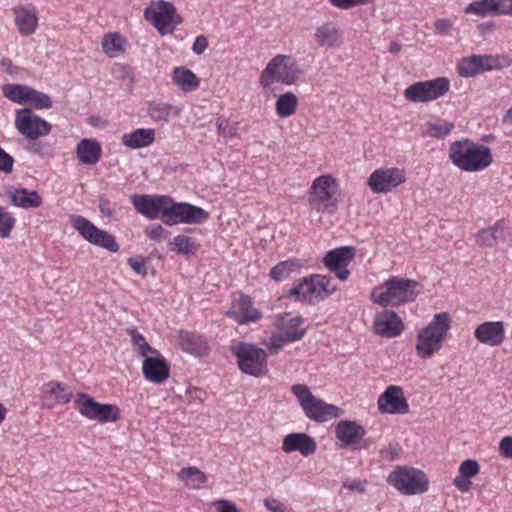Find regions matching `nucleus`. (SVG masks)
I'll return each instance as SVG.
<instances>
[{
    "label": "nucleus",
    "instance_id": "f257e3e1",
    "mask_svg": "<svg viewBox=\"0 0 512 512\" xmlns=\"http://www.w3.org/2000/svg\"><path fill=\"white\" fill-rule=\"evenodd\" d=\"M135 210L148 219L161 218L168 225L196 224L205 221L209 214L204 209L188 203H174L169 196L133 195Z\"/></svg>",
    "mask_w": 512,
    "mask_h": 512
},
{
    "label": "nucleus",
    "instance_id": "f03ea898",
    "mask_svg": "<svg viewBox=\"0 0 512 512\" xmlns=\"http://www.w3.org/2000/svg\"><path fill=\"white\" fill-rule=\"evenodd\" d=\"M448 156L452 164L464 172H480L493 163L491 149L468 138L453 141Z\"/></svg>",
    "mask_w": 512,
    "mask_h": 512
},
{
    "label": "nucleus",
    "instance_id": "7ed1b4c3",
    "mask_svg": "<svg viewBox=\"0 0 512 512\" xmlns=\"http://www.w3.org/2000/svg\"><path fill=\"white\" fill-rule=\"evenodd\" d=\"M451 327V316L448 312L435 314L431 322L421 328L416 336V353L421 359H430L438 353Z\"/></svg>",
    "mask_w": 512,
    "mask_h": 512
},
{
    "label": "nucleus",
    "instance_id": "20e7f679",
    "mask_svg": "<svg viewBox=\"0 0 512 512\" xmlns=\"http://www.w3.org/2000/svg\"><path fill=\"white\" fill-rule=\"evenodd\" d=\"M418 282L401 277H391L371 292V300L383 307L400 306L412 302L418 295Z\"/></svg>",
    "mask_w": 512,
    "mask_h": 512
},
{
    "label": "nucleus",
    "instance_id": "39448f33",
    "mask_svg": "<svg viewBox=\"0 0 512 512\" xmlns=\"http://www.w3.org/2000/svg\"><path fill=\"white\" fill-rule=\"evenodd\" d=\"M302 71L297 61L291 56L277 55L269 61L260 75V85L270 87L274 82L293 85L301 76Z\"/></svg>",
    "mask_w": 512,
    "mask_h": 512
},
{
    "label": "nucleus",
    "instance_id": "423d86ee",
    "mask_svg": "<svg viewBox=\"0 0 512 512\" xmlns=\"http://www.w3.org/2000/svg\"><path fill=\"white\" fill-rule=\"evenodd\" d=\"M238 368L246 375L261 377L267 372V352L248 342L237 341L230 346Z\"/></svg>",
    "mask_w": 512,
    "mask_h": 512
},
{
    "label": "nucleus",
    "instance_id": "0eeeda50",
    "mask_svg": "<svg viewBox=\"0 0 512 512\" xmlns=\"http://www.w3.org/2000/svg\"><path fill=\"white\" fill-rule=\"evenodd\" d=\"M387 482L406 496L423 494L429 490L426 473L411 466H396L388 475Z\"/></svg>",
    "mask_w": 512,
    "mask_h": 512
},
{
    "label": "nucleus",
    "instance_id": "6e6552de",
    "mask_svg": "<svg viewBox=\"0 0 512 512\" xmlns=\"http://www.w3.org/2000/svg\"><path fill=\"white\" fill-rule=\"evenodd\" d=\"M337 184L330 174L317 177L310 187L309 204L322 213L334 214L338 208Z\"/></svg>",
    "mask_w": 512,
    "mask_h": 512
},
{
    "label": "nucleus",
    "instance_id": "1a4fd4ad",
    "mask_svg": "<svg viewBox=\"0 0 512 512\" xmlns=\"http://www.w3.org/2000/svg\"><path fill=\"white\" fill-rule=\"evenodd\" d=\"M449 90L450 80L447 77H437L409 85L403 96L412 103H428L442 98Z\"/></svg>",
    "mask_w": 512,
    "mask_h": 512
},
{
    "label": "nucleus",
    "instance_id": "9d476101",
    "mask_svg": "<svg viewBox=\"0 0 512 512\" xmlns=\"http://www.w3.org/2000/svg\"><path fill=\"white\" fill-rule=\"evenodd\" d=\"M74 407L81 416L100 423L114 422L119 418L118 406L99 403L84 392L76 394Z\"/></svg>",
    "mask_w": 512,
    "mask_h": 512
},
{
    "label": "nucleus",
    "instance_id": "9b49d317",
    "mask_svg": "<svg viewBox=\"0 0 512 512\" xmlns=\"http://www.w3.org/2000/svg\"><path fill=\"white\" fill-rule=\"evenodd\" d=\"M73 228L90 244L106 249L110 252L119 251L115 237L105 230L98 228L83 216L71 218Z\"/></svg>",
    "mask_w": 512,
    "mask_h": 512
},
{
    "label": "nucleus",
    "instance_id": "f8f14e48",
    "mask_svg": "<svg viewBox=\"0 0 512 512\" xmlns=\"http://www.w3.org/2000/svg\"><path fill=\"white\" fill-rule=\"evenodd\" d=\"M144 15L146 20L152 23L161 35L172 32L182 22L174 5L164 0L146 8Z\"/></svg>",
    "mask_w": 512,
    "mask_h": 512
},
{
    "label": "nucleus",
    "instance_id": "ddd939ff",
    "mask_svg": "<svg viewBox=\"0 0 512 512\" xmlns=\"http://www.w3.org/2000/svg\"><path fill=\"white\" fill-rule=\"evenodd\" d=\"M15 127L18 132L29 140H36L51 132L49 122L36 115L31 109L23 108L16 112Z\"/></svg>",
    "mask_w": 512,
    "mask_h": 512
},
{
    "label": "nucleus",
    "instance_id": "4468645a",
    "mask_svg": "<svg viewBox=\"0 0 512 512\" xmlns=\"http://www.w3.org/2000/svg\"><path fill=\"white\" fill-rule=\"evenodd\" d=\"M406 182L404 169L398 167L376 169L368 178L367 185L373 193L386 194Z\"/></svg>",
    "mask_w": 512,
    "mask_h": 512
},
{
    "label": "nucleus",
    "instance_id": "2eb2a0df",
    "mask_svg": "<svg viewBox=\"0 0 512 512\" xmlns=\"http://www.w3.org/2000/svg\"><path fill=\"white\" fill-rule=\"evenodd\" d=\"M337 289L331 278L323 275H313L309 278H303L299 285L290 290L289 296L306 299L309 295L317 294L326 297Z\"/></svg>",
    "mask_w": 512,
    "mask_h": 512
},
{
    "label": "nucleus",
    "instance_id": "dca6fc26",
    "mask_svg": "<svg viewBox=\"0 0 512 512\" xmlns=\"http://www.w3.org/2000/svg\"><path fill=\"white\" fill-rule=\"evenodd\" d=\"M377 407L382 414H407L409 412V404L403 387L398 385L388 386L378 397Z\"/></svg>",
    "mask_w": 512,
    "mask_h": 512
},
{
    "label": "nucleus",
    "instance_id": "f3484780",
    "mask_svg": "<svg viewBox=\"0 0 512 512\" xmlns=\"http://www.w3.org/2000/svg\"><path fill=\"white\" fill-rule=\"evenodd\" d=\"M354 256L355 249L353 247L343 246L328 251L323 262L326 268L333 271L340 281H345L349 276L347 266Z\"/></svg>",
    "mask_w": 512,
    "mask_h": 512
},
{
    "label": "nucleus",
    "instance_id": "a211bd4d",
    "mask_svg": "<svg viewBox=\"0 0 512 512\" xmlns=\"http://www.w3.org/2000/svg\"><path fill=\"white\" fill-rule=\"evenodd\" d=\"M226 315L239 325H244L249 322H258L262 318V313L253 306L252 299L242 293L239 294L238 298L234 299Z\"/></svg>",
    "mask_w": 512,
    "mask_h": 512
},
{
    "label": "nucleus",
    "instance_id": "6ab92c4d",
    "mask_svg": "<svg viewBox=\"0 0 512 512\" xmlns=\"http://www.w3.org/2000/svg\"><path fill=\"white\" fill-rule=\"evenodd\" d=\"M501 65L493 56L473 55L463 58L457 66L458 73L462 77H473L483 71L500 69Z\"/></svg>",
    "mask_w": 512,
    "mask_h": 512
},
{
    "label": "nucleus",
    "instance_id": "aec40b11",
    "mask_svg": "<svg viewBox=\"0 0 512 512\" xmlns=\"http://www.w3.org/2000/svg\"><path fill=\"white\" fill-rule=\"evenodd\" d=\"M72 392L57 381H50L41 387V407L52 409L57 405H65L71 401Z\"/></svg>",
    "mask_w": 512,
    "mask_h": 512
},
{
    "label": "nucleus",
    "instance_id": "412c9836",
    "mask_svg": "<svg viewBox=\"0 0 512 512\" xmlns=\"http://www.w3.org/2000/svg\"><path fill=\"white\" fill-rule=\"evenodd\" d=\"M404 324L400 317L391 310H383L374 318L373 331L387 338H393L402 333Z\"/></svg>",
    "mask_w": 512,
    "mask_h": 512
},
{
    "label": "nucleus",
    "instance_id": "4be33fe9",
    "mask_svg": "<svg viewBox=\"0 0 512 512\" xmlns=\"http://www.w3.org/2000/svg\"><path fill=\"white\" fill-rule=\"evenodd\" d=\"M474 337L482 344L499 346L505 339V324L503 321H486L474 330Z\"/></svg>",
    "mask_w": 512,
    "mask_h": 512
},
{
    "label": "nucleus",
    "instance_id": "5701e85b",
    "mask_svg": "<svg viewBox=\"0 0 512 512\" xmlns=\"http://www.w3.org/2000/svg\"><path fill=\"white\" fill-rule=\"evenodd\" d=\"M169 371V365L159 351L145 357L143 361L142 373L152 383H162L167 380Z\"/></svg>",
    "mask_w": 512,
    "mask_h": 512
},
{
    "label": "nucleus",
    "instance_id": "b1692460",
    "mask_svg": "<svg viewBox=\"0 0 512 512\" xmlns=\"http://www.w3.org/2000/svg\"><path fill=\"white\" fill-rule=\"evenodd\" d=\"M317 443L314 438L306 433H290L283 439L282 450L285 453L300 452L307 457L315 453Z\"/></svg>",
    "mask_w": 512,
    "mask_h": 512
},
{
    "label": "nucleus",
    "instance_id": "393cba45",
    "mask_svg": "<svg viewBox=\"0 0 512 512\" xmlns=\"http://www.w3.org/2000/svg\"><path fill=\"white\" fill-rule=\"evenodd\" d=\"M15 24L23 36L32 35L38 27V15L35 6L19 5L13 8Z\"/></svg>",
    "mask_w": 512,
    "mask_h": 512
},
{
    "label": "nucleus",
    "instance_id": "a878e982",
    "mask_svg": "<svg viewBox=\"0 0 512 512\" xmlns=\"http://www.w3.org/2000/svg\"><path fill=\"white\" fill-rule=\"evenodd\" d=\"M507 222L498 220L494 225L483 228L476 235V243L481 247H494L507 236Z\"/></svg>",
    "mask_w": 512,
    "mask_h": 512
},
{
    "label": "nucleus",
    "instance_id": "bb28decb",
    "mask_svg": "<svg viewBox=\"0 0 512 512\" xmlns=\"http://www.w3.org/2000/svg\"><path fill=\"white\" fill-rule=\"evenodd\" d=\"M303 410L309 419L317 422H326L332 418L339 417L342 413L339 407L327 404L316 397Z\"/></svg>",
    "mask_w": 512,
    "mask_h": 512
},
{
    "label": "nucleus",
    "instance_id": "cd10ccee",
    "mask_svg": "<svg viewBox=\"0 0 512 512\" xmlns=\"http://www.w3.org/2000/svg\"><path fill=\"white\" fill-rule=\"evenodd\" d=\"M335 435L343 446H348L361 441L365 430L355 421L342 420L335 426Z\"/></svg>",
    "mask_w": 512,
    "mask_h": 512
},
{
    "label": "nucleus",
    "instance_id": "c85d7f7f",
    "mask_svg": "<svg viewBox=\"0 0 512 512\" xmlns=\"http://www.w3.org/2000/svg\"><path fill=\"white\" fill-rule=\"evenodd\" d=\"M155 140V131L151 128H138L121 137L123 146L130 149H141L150 146Z\"/></svg>",
    "mask_w": 512,
    "mask_h": 512
},
{
    "label": "nucleus",
    "instance_id": "c756f323",
    "mask_svg": "<svg viewBox=\"0 0 512 512\" xmlns=\"http://www.w3.org/2000/svg\"><path fill=\"white\" fill-rule=\"evenodd\" d=\"M480 472V465L476 460L466 459L459 466V475L453 480V485L461 492L469 491L471 479Z\"/></svg>",
    "mask_w": 512,
    "mask_h": 512
},
{
    "label": "nucleus",
    "instance_id": "7c9ffc66",
    "mask_svg": "<svg viewBox=\"0 0 512 512\" xmlns=\"http://www.w3.org/2000/svg\"><path fill=\"white\" fill-rule=\"evenodd\" d=\"M10 202L22 209L38 208L42 205V197L36 190L18 188L10 193Z\"/></svg>",
    "mask_w": 512,
    "mask_h": 512
},
{
    "label": "nucleus",
    "instance_id": "2f4dec72",
    "mask_svg": "<svg viewBox=\"0 0 512 512\" xmlns=\"http://www.w3.org/2000/svg\"><path fill=\"white\" fill-rule=\"evenodd\" d=\"M179 339L182 348L192 355L202 357L206 356L209 352L207 342L199 334L188 331H180Z\"/></svg>",
    "mask_w": 512,
    "mask_h": 512
},
{
    "label": "nucleus",
    "instance_id": "473e14b6",
    "mask_svg": "<svg viewBox=\"0 0 512 512\" xmlns=\"http://www.w3.org/2000/svg\"><path fill=\"white\" fill-rule=\"evenodd\" d=\"M341 32L333 22H326L315 29L314 39L320 47L332 48L338 45Z\"/></svg>",
    "mask_w": 512,
    "mask_h": 512
},
{
    "label": "nucleus",
    "instance_id": "72a5a7b5",
    "mask_svg": "<svg viewBox=\"0 0 512 512\" xmlns=\"http://www.w3.org/2000/svg\"><path fill=\"white\" fill-rule=\"evenodd\" d=\"M172 81L183 92L195 91L200 85V79L196 74L183 66L173 69Z\"/></svg>",
    "mask_w": 512,
    "mask_h": 512
},
{
    "label": "nucleus",
    "instance_id": "f704fd0d",
    "mask_svg": "<svg viewBox=\"0 0 512 512\" xmlns=\"http://www.w3.org/2000/svg\"><path fill=\"white\" fill-rule=\"evenodd\" d=\"M77 158L83 164L92 165L101 157V147L96 140L82 139L76 147Z\"/></svg>",
    "mask_w": 512,
    "mask_h": 512
},
{
    "label": "nucleus",
    "instance_id": "c9c22d12",
    "mask_svg": "<svg viewBox=\"0 0 512 512\" xmlns=\"http://www.w3.org/2000/svg\"><path fill=\"white\" fill-rule=\"evenodd\" d=\"M181 109L165 102L152 101L148 105V114L155 122H167L171 117H177Z\"/></svg>",
    "mask_w": 512,
    "mask_h": 512
},
{
    "label": "nucleus",
    "instance_id": "e433bc0d",
    "mask_svg": "<svg viewBox=\"0 0 512 512\" xmlns=\"http://www.w3.org/2000/svg\"><path fill=\"white\" fill-rule=\"evenodd\" d=\"M302 338L303 332H283L281 329L276 327L275 331L271 334L268 344L269 353L277 354L286 343L295 342Z\"/></svg>",
    "mask_w": 512,
    "mask_h": 512
},
{
    "label": "nucleus",
    "instance_id": "4c0bfd02",
    "mask_svg": "<svg viewBox=\"0 0 512 512\" xmlns=\"http://www.w3.org/2000/svg\"><path fill=\"white\" fill-rule=\"evenodd\" d=\"M302 338L303 332H283L281 329L276 327L275 331L271 334L268 344L269 353L277 354L286 343L295 342Z\"/></svg>",
    "mask_w": 512,
    "mask_h": 512
},
{
    "label": "nucleus",
    "instance_id": "58836bf2",
    "mask_svg": "<svg viewBox=\"0 0 512 512\" xmlns=\"http://www.w3.org/2000/svg\"><path fill=\"white\" fill-rule=\"evenodd\" d=\"M178 478L192 489H199L207 481L205 473L193 466L182 468L178 473Z\"/></svg>",
    "mask_w": 512,
    "mask_h": 512
},
{
    "label": "nucleus",
    "instance_id": "ea45409f",
    "mask_svg": "<svg viewBox=\"0 0 512 512\" xmlns=\"http://www.w3.org/2000/svg\"><path fill=\"white\" fill-rule=\"evenodd\" d=\"M298 106V99L292 92L280 95L275 104V110L279 117L287 118L293 115Z\"/></svg>",
    "mask_w": 512,
    "mask_h": 512
},
{
    "label": "nucleus",
    "instance_id": "a19ab883",
    "mask_svg": "<svg viewBox=\"0 0 512 512\" xmlns=\"http://www.w3.org/2000/svg\"><path fill=\"white\" fill-rule=\"evenodd\" d=\"M30 88L31 87L22 84H6L2 87V93L14 103L27 104Z\"/></svg>",
    "mask_w": 512,
    "mask_h": 512
},
{
    "label": "nucleus",
    "instance_id": "79ce46f5",
    "mask_svg": "<svg viewBox=\"0 0 512 512\" xmlns=\"http://www.w3.org/2000/svg\"><path fill=\"white\" fill-rule=\"evenodd\" d=\"M102 49L110 57L124 50L125 40L119 33H108L102 38Z\"/></svg>",
    "mask_w": 512,
    "mask_h": 512
},
{
    "label": "nucleus",
    "instance_id": "37998d69",
    "mask_svg": "<svg viewBox=\"0 0 512 512\" xmlns=\"http://www.w3.org/2000/svg\"><path fill=\"white\" fill-rule=\"evenodd\" d=\"M425 127L426 129L423 132L424 136L444 139L452 132L454 124L446 120H439L436 122H428Z\"/></svg>",
    "mask_w": 512,
    "mask_h": 512
},
{
    "label": "nucleus",
    "instance_id": "c03bdc74",
    "mask_svg": "<svg viewBox=\"0 0 512 512\" xmlns=\"http://www.w3.org/2000/svg\"><path fill=\"white\" fill-rule=\"evenodd\" d=\"M495 8V0H479L468 4L465 8V13L487 17L494 15Z\"/></svg>",
    "mask_w": 512,
    "mask_h": 512
},
{
    "label": "nucleus",
    "instance_id": "a18cd8bd",
    "mask_svg": "<svg viewBox=\"0 0 512 512\" xmlns=\"http://www.w3.org/2000/svg\"><path fill=\"white\" fill-rule=\"evenodd\" d=\"M27 104L33 106L36 109H49L52 107L53 102L48 94L31 87Z\"/></svg>",
    "mask_w": 512,
    "mask_h": 512
},
{
    "label": "nucleus",
    "instance_id": "49530a36",
    "mask_svg": "<svg viewBox=\"0 0 512 512\" xmlns=\"http://www.w3.org/2000/svg\"><path fill=\"white\" fill-rule=\"evenodd\" d=\"M129 333L131 335L133 346L138 350L141 357L145 358L151 354L157 353L158 350L152 348L145 338L136 330H130Z\"/></svg>",
    "mask_w": 512,
    "mask_h": 512
},
{
    "label": "nucleus",
    "instance_id": "de8ad7c7",
    "mask_svg": "<svg viewBox=\"0 0 512 512\" xmlns=\"http://www.w3.org/2000/svg\"><path fill=\"white\" fill-rule=\"evenodd\" d=\"M15 223L16 219L14 216L4 207L0 206V238L9 237Z\"/></svg>",
    "mask_w": 512,
    "mask_h": 512
},
{
    "label": "nucleus",
    "instance_id": "09e8293b",
    "mask_svg": "<svg viewBox=\"0 0 512 512\" xmlns=\"http://www.w3.org/2000/svg\"><path fill=\"white\" fill-rule=\"evenodd\" d=\"M303 319L300 316L291 317L289 319H283L277 321L275 324L276 327L281 329L283 332H303V336L306 334L305 328H299V326L302 324Z\"/></svg>",
    "mask_w": 512,
    "mask_h": 512
},
{
    "label": "nucleus",
    "instance_id": "8fccbe9b",
    "mask_svg": "<svg viewBox=\"0 0 512 512\" xmlns=\"http://www.w3.org/2000/svg\"><path fill=\"white\" fill-rule=\"evenodd\" d=\"M294 267L295 264L292 261L280 262L271 269L270 277L276 281H282L290 275Z\"/></svg>",
    "mask_w": 512,
    "mask_h": 512
},
{
    "label": "nucleus",
    "instance_id": "3c124183",
    "mask_svg": "<svg viewBox=\"0 0 512 512\" xmlns=\"http://www.w3.org/2000/svg\"><path fill=\"white\" fill-rule=\"evenodd\" d=\"M174 249L184 255L192 254L195 251V245L192 239L185 235H178L173 240Z\"/></svg>",
    "mask_w": 512,
    "mask_h": 512
},
{
    "label": "nucleus",
    "instance_id": "603ef678",
    "mask_svg": "<svg viewBox=\"0 0 512 512\" xmlns=\"http://www.w3.org/2000/svg\"><path fill=\"white\" fill-rule=\"evenodd\" d=\"M292 392L298 399L302 409H305L306 405H309L315 396L311 393L310 389L303 384H295L292 386Z\"/></svg>",
    "mask_w": 512,
    "mask_h": 512
},
{
    "label": "nucleus",
    "instance_id": "864d4df0",
    "mask_svg": "<svg viewBox=\"0 0 512 512\" xmlns=\"http://www.w3.org/2000/svg\"><path fill=\"white\" fill-rule=\"evenodd\" d=\"M13 165V157L0 147V171L5 174H9L13 170Z\"/></svg>",
    "mask_w": 512,
    "mask_h": 512
},
{
    "label": "nucleus",
    "instance_id": "5fc2aeb1",
    "mask_svg": "<svg viewBox=\"0 0 512 512\" xmlns=\"http://www.w3.org/2000/svg\"><path fill=\"white\" fill-rule=\"evenodd\" d=\"M129 266L133 271L141 276L147 275V266L144 258L142 257H130L128 259Z\"/></svg>",
    "mask_w": 512,
    "mask_h": 512
},
{
    "label": "nucleus",
    "instance_id": "6e6d98bb",
    "mask_svg": "<svg viewBox=\"0 0 512 512\" xmlns=\"http://www.w3.org/2000/svg\"><path fill=\"white\" fill-rule=\"evenodd\" d=\"M217 128L218 132L225 138H232L237 135V128L227 120L220 121Z\"/></svg>",
    "mask_w": 512,
    "mask_h": 512
},
{
    "label": "nucleus",
    "instance_id": "4d7b16f0",
    "mask_svg": "<svg viewBox=\"0 0 512 512\" xmlns=\"http://www.w3.org/2000/svg\"><path fill=\"white\" fill-rule=\"evenodd\" d=\"M333 6L339 9H350L355 6L365 5L369 0H328Z\"/></svg>",
    "mask_w": 512,
    "mask_h": 512
},
{
    "label": "nucleus",
    "instance_id": "13d9d810",
    "mask_svg": "<svg viewBox=\"0 0 512 512\" xmlns=\"http://www.w3.org/2000/svg\"><path fill=\"white\" fill-rule=\"evenodd\" d=\"M368 482L366 480L354 479L351 482H345L343 488H347L350 492L364 493Z\"/></svg>",
    "mask_w": 512,
    "mask_h": 512
},
{
    "label": "nucleus",
    "instance_id": "bf43d9fd",
    "mask_svg": "<svg viewBox=\"0 0 512 512\" xmlns=\"http://www.w3.org/2000/svg\"><path fill=\"white\" fill-rule=\"evenodd\" d=\"M494 15L512 14V0H495Z\"/></svg>",
    "mask_w": 512,
    "mask_h": 512
},
{
    "label": "nucleus",
    "instance_id": "052dcab7",
    "mask_svg": "<svg viewBox=\"0 0 512 512\" xmlns=\"http://www.w3.org/2000/svg\"><path fill=\"white\" fill-rule=\"evenodd\" d=\"M500 454L505 458H512V436H505L499 443Z\"/></svg>",
    "mask_w": 512,
    "mask_h": 512
},
{
    "label": "nucleus",
    "instance_id": "680f3d73",
    "mask_svg": "<svg viewBox=\"0 0 512 512\" xmlns=\"http://www.w3.org/2000/svg\"><path fill=\"white\" fill-rule=\"evenodd\" d=\"M452 21L446 18L438 19L434 22L435 33L439 35L447 34L452 28Z\"/></svg>",
    "mask_w": 512,
    "mask_h": 512
},
{
    "label": "nucleus",
    "instance_id": "e2e57ef3",
    "mask_svg": "<svg viewBox=\"0 0 512 512\" xmlns=\"http://www.w3.org/2000/svg\"><path fill=\"white\" fill-rule=\"evenodd\" d=\"M146 234L150 239L158 241L166 237V231L161 225H154L147 228Z\"/></svg>",
    "mask_w": 512,
    "mask_h": 512
},
{
    "label": "nucleus",
    "instance_id": "0e129e2a",
    "mask_svg": "<svg viewBox=\"0 0 512 512\" xmlns=\"http://www.w3.org/2000/svg\"><path fill=\"white\" fill-rule=\"evenodd\" d=\"M208 47V40L205 36H197L194 40V43L192 45V51L197 54L201 55L204 53V51Z\"/></svg>",
    "mask_w": 512,
    "mask_h": 512
},
{
    "label": "nucleus",
    "instance_id": "69168bd1",
    "mask_svg": "<svg viewBox=\"0 0 512 512\" xmlns=\"http://www.w3.org/2000/svg\"><path fill=\"white\" fill-rule=\"evenodd\" d=\"M98 201L100 212L106 217L113 216V210L110 207L109 199L105 195L101 194L98 196Z\"/></svg>",
    "mask_w": 512,
    "mask_h": 512
},
{
    "label": "nucleus",
    "instance_id": "338daca9",
    "mask_svg": "<svg viewBox=\"0 0 512 512\" xmlns=\"http://www.w3.org/2000/svg\"><path fill=\"white\" fill-rule=\"evenodd\" d=\"M215 504L218 507V512H239L237 506L231 501L220 499Z\"/></svg>",
    "mask_w": 512,
    "mask_h": 512
},
{
    "label": "nucleus",
    "instance_id": "774afa93",
    "mask_svg": "<svg viewBox=\"0 0 512 512\" xmlns=\"http://www.w3.org/2000/svg\"><path fill=\"white\" fill-rule=\"evenodd\" d=\"M264 506L270 511V512H280L284 507L283 505L274 498H267L263 501Z\"/></svg>",
    "mask_w": 512,
    "mask_h": 512
}]
</instances>
